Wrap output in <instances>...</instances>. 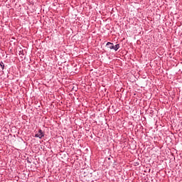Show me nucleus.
I'll return each instance as SVG.
<instances>
[{
  "instance_id": "20e7f679",
  "label": "nucleus",
  "mask_w": 182,
  "mask_h": 182,
  "mask_svg": "<svg viewBox=\"0 0 182 182\" xmlns=\"http://www.w3.org/2000/svg\"><path fill=\"white\" fill-rule=\"evenodd\" d=\"M0 66H1V69H2V70H4V68H5V64H4L3 62H1V63H0Z\"/></svg>"
},
{
  "instance_id": "f257e3e1",
  "label": "nucleus",
  "mask_w": 182,
  "mask_h": 182,
  "mask_svg": "<svg viewBox=\"0 0 182 182\" xmlns=\"http://www.w3.org/2000/svg\"><path fill=\"white\" fill-rule=\"evenodd\" d=\"M45 136V134L42 129H39L38 132L35 134V137H38V139H42V137Z\"/></svg>"
},
{
  "instance_id": "7ed1b4c3",
  "label": "nucleus",
  "mask_w": 182,
  "mask_h": 182,
  "mask_svg": "<svg viewBox=\"0 0 182 182\" xmlns=\"http://www.w3.org/2000/svg\"><path fill=\"white\" fill-rule=\"evenodd\" d=\"M119 48H120V44H117L115 46H113V48L112 49H114V50H115V51H117Z\"/></svg>"
},
{
  "instance_id": "f03ea898",
  "label": "nucleus",
  "mask_w": 182,
  "mask_h": 182,
  "mask_svg": "<svg viewBox=\"0 0 182 182\" xmlns=\"http://www.w3.org/2000/svg\"><path fill=\"white\" fill-rule=\"evenodd\" d=\"M107 48H109V49H113V46H114V45H113V43H110V42H108L107 43Z\"/></svg>"
}]
</instances>
